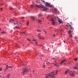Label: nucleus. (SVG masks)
Here are the masks:
<instances>
[{"instance_id":"nucleus-6","label":"nucleus","mask_w":78,"mask_h":78,"mask_svg":"<svg viewBox=\"0 0 78 78\" xmlns=\"http://www.w3.org/2000/svg\"><path fill=\"white\" fill-rule=\"evenodd\" d=\"M37 37H38V38L41 39H42V40H44V38H42V37H41L40 34H38L37 35Z\"/></svg>"},{"instance_id":"nucleus-4","label":"nucleus","mask_w":78,"mask_h":78,"mask_svg":"<svg viewBox=\"0 0 78 78\" xmlns=\"http://www.w3.org/2000/svg\"><path fill=\"white\" fill-rule=\"evenodd\" d=\"M51 23L52 25H55L56 24V23L55 22V19L53 18H51Z\"/></svg>"},{"instance_id":"nucleus-56","label":"nucleus","mask_w":78,"mask_h":78,"mask_svg":"<svg viewBox=\"0 0 78 78\" xmlns=\"http://www.w3.org/2000/svg\"><path fill=\"white\" fill-rule=\"evenodd\" d=\"M60 34L61 35H62V34Z\"/></svg>"},{"instance_id":"nucleus-7","label":"nucleus","mask_w":78,"mask_h":78,"mask_svg":"<svg viewBox=\"0 0 78 78\" xmlns=\"http://www.w3.org/2000/svg\"><path fill=\"white\" fill-rule=\"evenodd\" d=\"M32 41H35V43L36 45H38V44H37V42L36 41L37 40H36V39H33Z\"/></svg>"},{"instance_id":"nucleus-53","label":"nucleus","mask_w":78,"mask_h":78,"mask_svg":"<svg viewBox=\"0 0 78 78\" xmlns=\"http://www.w3.org/2000/svg\"><path fill=\"white\" fill-rule=\"evenodd\" d=\"M28 12H30V10L28 11Z\"/></svg>"},{"instance_id":"nucleus-15","label":"nucleus","mask_w":78,"mask_h":78,"mask_svg":"<svg viewBox=\"0 0 78 78\" xmlns=\"http://www.w3.org/2000/svg\"><path fill=\"white\" fill-rule=\"evenodd\" d=\"M73 69H75L77 70V69H78V67H77L74 66L73 67Z\"/></svg>"},{"instance_id":"nucleus-2","label":"nucleus","mask_w":78,"mask_h":78,"mask_svg":"<svg viewBox=\"0 0 78 78\" xmlns=\"http://www.w3.org/2000/svg\"><path fill=\"white\" fill-rule=\"evenodd\" d=\"M30 69H24L23 70V71L21 72V73L24 75L25 74V72H29V70Z\"/></svg>"},{"instance_id":"nucleus-26","label":"nucleus","mask_w":78,"mask_h":78,"mask_svg":"<svg viewBox=\"0 0 78 78\" xmlns=\"http://www.w3.org/2000/svg\"><path fill=\"white\" fill-rule=\"evenodd\" d=\"M37 31L38 32H41V30H37Z\"/></svg>"},{"instance_id":"nucleus-20","label":"nucleus","mask_w":78,"mask_h":78,"mask_svg":"<svg viewBox=\"0 0 78 78\" xmlns=\"http://www.w3.org/2000/svg\"><path fill=\"white\" fill-rule=\"evenodd\" d=\"M68 25H69V27H70L71 29L73 30V28L72 27V26H71V25H70V24H68Z\"/></svg>"},{"instance_id":"nucleus-51","label":"nucleus","mask_w":78,"mask_h":78,"mask_svg":"<svg viewBox=\"0 0 78 78\" xmlns=\"http://www.w3.org/2000/svg\"><path fill=\"white\" fill-rule=\"evenodd\" d=\"M14 25H15V23H14Z\"/></svg>"},{"instance_id":"nucleus-50","label":"nucleus","mask_w":78,"mask_h":78,"mask_svg":"<svg viewBox=\"0 0 78 78\" xmlns=\"http://www.w3.org/2000/svg\"><path fill=\"white\" fill-rule=\"evenodd\" d=\"M77 53L78 54V51H77Z\"/></svg>"},{"instance_id":"nucleus-43","label":"nucleus","mask_w":78,"mask_h":78,"mask_svg":"<svg viewBox=\"0 0 78 78\" xmlns=\"http://www.w3.org/2000/svg\"><path fill=\"white\" fill-rule=\"evenodd\" d=\"M44 56V55H41V56L42 57H43V56Z\"/></svg>"},{"instance_id":"nucleus-48","label":"nucleus","mask_w":78,"mask_h":78,"mask_svg":"<svg viewBox=\"0 0 78 78\" xmlns=\"http://www.w3.org/2000/svg\"><path fill=\"white\" fill-rule=\"evenodd\" d=\"M63 42H64V43H65V41H63Z\"/></svg>"},{"instance_id":"nucleus-45","label":"nucleus","mask_w":78,"mask_h":78,"mask_svg":"<svg viewBox=\"0 0 78 78\" xmlns=\"http://www.w3.org/2000/svg\"><path fill=\"white\" fill-rule=\"evenodd\" d=\"M33 73H34V72H35L34 70H33Z\"/></svg>"},{"instance_id":"nucleus-10","label":"nucleus","mask_w":78,"mask_h":78,"mask_svg":"<svg viewBox=\"0 0 78 78\" xmlns=\"http://www.w3.org/2000/svg\"><path fill=\"white\" fill-rule=\"evenodd\" d=\"M68 72H69V70H66L65 71L64 73L65 75H67V73H68Z\"/></svg>"},{"instance_id":"nucleus-42","label":"nucleus","mask_w":78,"mask_h":78,"mask_svg":"<svg viewBox=\"0 0 78 78\" xmlns=\"http://www.w3.org/2000/svg\"><path fill=\"white\" fill-rule=\"evenodd\" d=\"M53 36H54V37H55V34H53Z\"/></svg>"},{"instance_id":"nucleus-24","label":"nucleus","mask_w":78,"mask_h":78,"mask_svg":"<svg viewBox=\"0 0 78 78\" xmlns=\"http://www.w3.org/2000/svg\"><path fill=\"white\" fill-rule=\"evenodd\" d=\"M25 34V32H23L20 33V34Z\"/></svg>"},{"instance_id":"nucleus-52","label":"nucleus","mask_w":78,"mask_h":78,"mask_svg":"<svg viewBox=\"0 0 78 78\" xmlns=\"http://www.w3.org/2000/svg\"><path fill=\"white\" fill-rule=\"evenodd\" d=\"M55 59V58H53V59Z\"/></svg>"},{"instance_id":"nucleus-17","label":"nucleus","mask_w":78,"mask_h":78,"mask_svg":"<svg viewBox=\"0 0 78 78\" xmlns=\"http://www.w3.org/2000/svg\"><path fill=\"white\" fill-rule=\"evenodd\" d=\"M69 34V37L70 38L72 37V34Z\"/></svg>"},{"instance_id":"nucleus-36","label":"nucleus","mask_w":78,"mask_h":78,"mask_svg":"<svg viewBox=\"0 0 78 78\" xmlns=\"http://www.w3.org/2000/svg\"><path fill=\"white\" fill-rule=\"evenodd\" d=\"M43 68H44V69H45V65H43Z\"/></svg>"},{"instance_id":"nucleus-9","label":"nucleus","mask_w":78,"mask_h":78,"mask_svg":"<svg viewBox=\"0 0 78 78\" xmlns=\"http://www.w3.org/2000/svg\"><path fill=\"white\" fill-rule=\"evenodd\" d=\"M10 75H11V74L8 73L6 75V78H9V77H10Z\"/></svg>"},{"instance_id":"nucleus-37","label":"nucleus","mask_w":78,"mask_h":78,"mask_svg":"<svg viewBox=\"0 0 78 78\" xmlns=\"http://www.w3.org/2000/svg\"><path fill=\"white\" fill-rule=\"evenodd\" d=\"M41 1H42V2H43V3H45V1L43 0H41Z\"/></svg>"},{"instance_id":"nucleus-35","label":"nucleus","mask_w":78,"mask_h":78,"mask_svg":"<svg viewBox=\"0 0 78 78\" xmlns=\"http://www.w3.org/2000/svg\"><path fill=\"white\" fill-rule=\"evenodd\" d=\"M60 31L61 32H62V29H61L60 30Z\"/></svg>"},{"instance_id":"nucleus-31","label":"nucleus","mask_w":78,"mask_h":78,"mask_svg":"<svg viewBox=\"0 0 78 78\" xmlns=\"http://www.w3.org/2000/svg\"><path fill=\"white\" fill-rule=\"evenodd\" d=\"M2 68H0V72H2Z\"/></svg>"},{"instance_id":"nucleus-41","label":"nucleus","mask_w":78,"mask_h":78,"mask_svg":"<svg viewBox=\"0 0 78 78\" xmlns=\"http://www.w3.org/2000/svg\"><path fill=\"white\" fill-rule=\"evenodd\" d=\"M74 38H75V39H77V37H74Z\"/></svg>"},{"instance_id":"nucleus-58","label":"nucleus","mask_w":78,"mask_h":78,"mask_svg":"<svg viewBox=\"0 0 78 78\" xmlns=\"http://www.w3.org/2000/svg\"><path fill=\"white\" fill-rule=\"evenodd\" d=\"M19 9H20V8H19Z\"/></svg>"},{"instance_id":"nucleus-1","label":"nucleus","mask_w":78,"mask_h":78,"mask_svg":"<svg viewBox=\"0 0 78 78\" xmlns=\"http://www.w3.org/2000/svg\"><path fill=\"white\" fill-rule=\"evenodd\" d=\"M36 7L37 8H44V9H43L42 11H47L48 9V8L45 7L44 6L42 5H36Z\"/></svg>"},{"instance_id":"nucleus-13","label":"nucleus","mask_w":78,"mask_h":78,"mask_svg":"<svg viewBox=\"0 0 78 78\" xmlns=\"http://www.w3.org/2000/svg\"><path fill=\"white\" fill-rule=\"evenodd\" d=\"M66 60H63L60 63V64H62V63H63V62H65V61H66Z\"/></svg>"},{"instance_id":"nucleus-16","label":"nucleus","mask_w":78,"mask_h":78,"mask_svg":"<svg viewBox=\"0 0 78 78\" xmlns=\"http://www.w3.org/2000/svg\"><path fill=\"white\" fill-rule=\"evenodd\" d=\"M15 28H17V29H19V28H20V27H18L17 26H16L15 27Z\"/></svg>"},{"instance_id":"nucleus-5","label":"nucleus","mask_w":78,"mask_h":78,"mask_svg":"<svg viewBox=\"0 0 78 78\" xmlns=\"http://www.w3.org/2000/svg\"><path fill=\"white\" fill-rule=\"evenodd\" d=\"M45 4V6H49V7H52L53 6L52 5H50L48 3L46 2Z\"/></svg>"},{"instance_id":"nucleus-39","label":"nucleus","mask_w":78,"mask_h":78,"mask_svg":"<svg viewBox=\"0 0 78 78\" xmlns=\"http://www.w3.org/2000/svg\"><path fill=\"white\" fill-rule=\"evenodd\" d=\"M76 66H78V63H77L76 64Z\"/></svg>"},{"instance_id":"nucleus-28","label":"nucleus","mask_w":78,"mask_h":78,"mask_svg":"<svg viewBox=\"0 0 78 78\" xmlns=\"http://www.w3.org/2000/svg\"><path fill=\"white\" fill-rule=\"evenodd\" d=\"M46 64H50V62H46Z\"/></svg>"},{"instance_id":"nucleus-57","label":"nucleus","mask_w":78,"mask_h":78,"mask_svg":"<svg viewBox=\"0 0 78 78\" xmlns=\"http://www.w3.org/2000/svg\"><path fill=\"white\" fill-rule=\"evenodd\" d=\"M67 27V26H68V25H66Z\"/></svg>"},{"instance_id":"nucleus-29","label":"nucleus","mask_w":78,"mask_h":78,"mask_svg":"<svg viewBox=\"0 0 78 78\" xmlns=\"http://www.w3.org/2000/svg\"><path fill=\"white\" fill-rule=\"evenodd\" d=\"M68 33H69V34H71V30H69V32H68Z\"/></svg>"},{"instance_id":"nucleus-33","label":"nucleus","mask_w":78,"mask_h":78,"mask_svg":"<svg viewBox=\"0 0 78 78\" xmlns=\"http://www.w3.org/2000/svg\"><path fill=\"white\" fill-rule=\"evenodd\" d=\"M74 60L75 61H76L77 60V58H74Z\"/></svg>"},{"instance_id":"nucleus-47","label":"nucleus","mask_w":78,"mask_h":78,"mask_svg":"<svg viewBox=\"0 0 78 78\" xmlns=\"http://www.w3.org/2000/svg\"><path fill=\"white\" fill-rule=\"evenodd\" d=\"M0 78H2V76H1V75H0Z\"/></svg>"},{"instance_id":"nucleus-23","label":"nucleus","mask_w":78,"mask_h":78,"mask_svg":"<svg viewBox=\"0 0 78 78\" xmlns=\"http://www.w3.org/2000/svg\"><path fill=\"white\" fill-rule=\"evenodd\" d=\"M26 25L27 26H28L29 25V22H28V21H27V22Z\"/></svg>"},{"instance_id":"nucleus-27","label":"nucleus","mask_w":78,"mask_h":78,"mask_svg":"<svg viewBox=\"0 0 78 78\" xmlns=\"http://www.w3.org/2000/svg\"><path fill=\"white\" fill-rule=\"evenodd\" d=\"M43 31L44 32L45 34H47V32L45 30H44Z\"/></svg>"},{"instance_id":"nucleus-14","label":"nucleus","mask_w":78,"mask_h":78,"mask_svg":"<svg viewBox=\"0 0 78 78\" xmlns=\"http://www.w3.org/2000/svg\"><path fill=\"white\" fill-rule=\"evenodd\" d=\"M12 21H14V19H11L10 21H9V23H11V22Z\"/></svg>"},{"instance_id":"nucleus-32","label":"nucleus","mask_w":78,"mask_h":78,"mask_svg":"<svg viewBox=\"0 0 78 78\" xmlns=\"http://www.w3.org/2000/svg\"><path fill=\"white\" fill-rule=\"evenodd\" d=\"M58 71L56 70V72H55V75H56V74H57V73H58Z\"/></svg>"},{"instance_id":"nucleus-19","label":"nucleus","mask_w":78,"mask_h":78,"mask_svg":"<svg viewBox=\"0 0 78 78\" xmlns=\"http://www.w3.org/2000/svg\"><path fill=\"white\" fill-rule=\"evenodd\" d=\"M31 18L32 20H34V16H32L31 17Z\"/></svg>"},{"instance_id":"nucleus-49","label":"nucleus","mask_w":78,"mask_h":78,"mask_svg":"<svg viewBox=\"0 0 78 78\" xmlns=\"http://www.w3.org/2000/svg\"><path fill=\"white\" fill-rule=\"evenodd\" d=\"M64 64H65V65L66 64V63H64Z\"/></svg>"},{"instance_id":"nucleus-12","label":"nucleus","mask_w":78,"mask_h":78,"mask_svg":"<svg viewBox=\"0 0 78 78\" xmlns=\"http://www.w3.org/2000/svg\"><path fill=\"white\" fill-rule=\"evenodd\" d=\"M38 22L39 23H42V20L38 19Z\"/></svg>"},{"instance_id":"nucleus-25","label":"nucleus","mask_w":78,"mask_h":78,"mask_svg":"<svg viewBox=\"0 0 78 78\" xmlns=\"http://www.w3.org/2000/svg\"><path fill=\"white\" fill-rule=\"evenodd\" d=\"M9 9H10L12 10V9H14V8L12 7H10Z\"/></svg>"},{"instance_id":"nucleus-30","label":"nucleus","mask_w":78,"mask_h":78,"mask_svg":"<svg viewBox=\"0 0 78 78\" xmlns=\"http://www.w3.org/2000/svg\"><path fill=\"white\" fill-rule=\"evenodd\" d=\"M27 41H31V40L30 39H29L28 38H27Z\"/></svg>"},{"instance_id":"nucleus-34","label":"nucleus","mask_w":78,"mask_h":78,"mask_svg":"<svg viewBox=\"0 0 78 78\" xmlns=\"http://www.w3.org/2000/svg\"><path fill=\"white\" fill-rule=\"evenodd\" d=\"M54 9L55 11H57V9H56L55 8Z\"/></svg>"},{"instance_id":"nucleus-46","label":"nucleus","mask_w":78,"mask_h":78,"mask_svg":"<svg viewBox=\"0 0 78 78\" xmlns=\"http://www.w3.org/2000/svg\"><path fill=\"white\" fill-rule=\"evenodd\" d=\"M22 19H24V18L23 17H22Z\"/></svg>"},{"instance_id":"nucleus-11","label":"nucleus","mask_w":78,"mask_h":78,"mask_svg":"<svg viewBox=\"0 0 78 78\" xmlns=\"http://www.w3.org/2000/svg\"><path fill=\"white\" fill-rule=\"evenodd\" d=\"M6 69H8V68H12V66H8V65H6Z\"/></svg>"},{"instance_id":"nucleus-44","label":"nucleus","mask_w":78,"mask_h":78,"mask_svg":"<svg viewBox=\"0 0 78 78\" xmlns=\"http://www.w3.org/2000/svg\"><path fill=\"white\" fill-rule=\"evenodd\" d=\"M42 46V45H41V44H40V45H39V46H40V47Z\"/></svg>"},{"instance_id":"nucleus-8","label":"nucleus","mask_w":78,"mask_h":78,"mask_svg":"<svg viewBox=\"0 0 78 78\" xmlns=\"http://www.w3.org/2000/svg\"><path fill=\"white\" fill-rule=\"evenodd\" d=\"M58 21L59 23H62V21L61 19H58Z\"/></svg>"},{"instance_id":"nucleus-22","label":"nucleus","mask_w":78,"mask_h":78,"mask_svg":"<svg viewBox=\"0 0 78 78\" xmlns=\"http://www.w3.org/2000/svg\"><path fill=\"white\" fill-rule=\"evenodd\" d=\"M1 33L2 34H5L6 32H5V31H2V32Z\"/></svg>"},{"instance_id":"nucleus-54","label":"nucleus","mask_w":78,"mask_h":78,"mask_svg":"<svg viewBox=\"0 0 78 78\" xmlns=\"http://www.w3.org/2000/svg\"><path fill=\"white\" fill-rule=\"evenodd\" d=\"M2 21H4V20H2Z\"/></svg>"},{"instance_id":"nucleus-40","label":"nucleus","mask_w":78,"mask_h":78,"mask_svg":"<svg viewBox=\"0 0 78 78\" xmlns=\"http://www.w3.org/2000/svg\"><path fill=\"white\" fill-rule=\"evenodd\" d=\"M32 8L33 7V5H31L30 6Z\"/></svg>"},{"instance_id":"nucleus-3","label":"nucleus","mask_w":78,"mask_h":78,"mask_svg":"<svg viewBox=\"0 0 78 78\" xmlns=\"http://www.w3.org/2000/svg\"><path fill=\"white\" fill-rule=\"evenodd\" d=\"M75 71H71V72L69 73V75L72 76V77H73V76H75V74H74V72Z\"/></svg>"},{"instance_id":"nucleus-21","label":"nucleus","mask_w":78,"mask_h":78,"mask_svg":"<svg viewBox=\"0 0 78 78\" xmlns=\"http://www.w3.org/2000/svg\"><path fill=\"white\" fill-rule=\"evenodd\" d=\"M54 66H55V67H59V65H57L55 64H54Z\"/></svg>"},{"instance_id":"nucleus-18","label":"nucleus","mask_w":78,"mask_h":78,"mask_svg":"<svg viewBox=\"0 0 78 78\" xmlns=\"http://www.w3.org/2000/svg\"><path fill=\"white\" fill-rule=\"evenodd\" d=\"M41 16H42V14H39L38 15V17H41Z\"/></svg>"},{"instance_id":"nucleus-55","label":"nucleus","mask_w":78,"mask_h":78,"mask_svg":"<svg viewBox=\"0 0 78 78\" xmlns=\"http://www.w3.org/2000/svg\"><path fill=\"white\" fill-rule=\"evenodd\" d=\"M1 30V28H0V30Z\"/></svg>"},{"instance_id":"nucleus-38","label":"nucleus","mask_w":78,"mask_h":78,"mask_svg":"<svg viewBox=\"0 0 78 78\" xmlns=\"http://www.w3.org/2000/svg\"><path fill=\"white\" fill-rule=\"evenodd\" d=\"M2 9H3L2 8H0V10L1 11H2Z\"/></svg>"}]
</instances>
